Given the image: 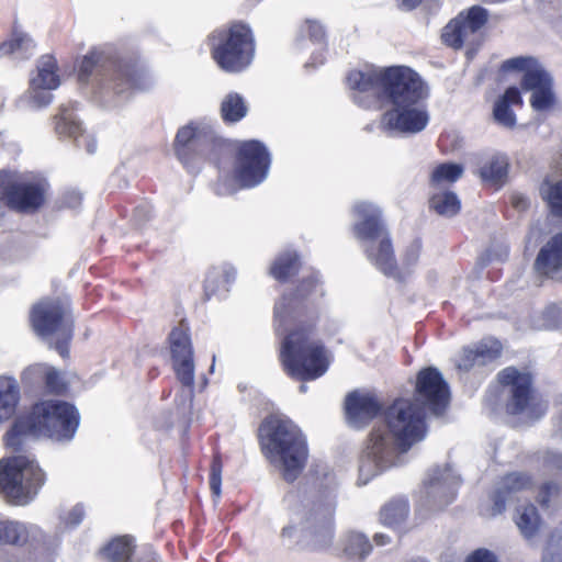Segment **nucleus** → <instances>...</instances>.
Returning a JSON list of instances; mask_svg holds the SVG:
<instances>
[{"label": "nucleus", "mask_w": 562, "mask_h": 562, "mask_svg": "<svg viewBox=\"0 0 562 562\" xmlns=\"http://www.w3.org/2000/svg\"><path fill=\"white\" fill-rule=\"evenodd\" d=\"M449 389L436 368L418 373L415 403L397 400L385 413L384 423L370 434L359 464L360 485L401 463V454L425 439L427 429L425 412L440 414L449 403Z\"/></svg>", "instance_id": "nucleus-1"}, {"label": "nucleus", "mask_w": 562, "mask_h": 562, "mask_svg": "<svg viewBox=\"0 0 562 562\" xmlns=\"http://www.w3.org/2000/svg\"><path fill=\"white\" fill-rule=\"evenodd\" d=\"M322 295L318 279L304 281L292 295H283L274 306V329L283 337L280 359L284 370L293 378L314 380L328 369L330 357L324 346L313 337L311 325L303 317L314 321L311 305Z\"/></svg>", "instance_id": "nucleus-2"}, {"label": "nucleus", "mask_w": 562, "mask_h": 562, "mask_svg": "<svg viewBox=\"0 0 562 562\" xmlns=\"http://www.w3.org/2000/svg\"><path fill=\"white\" fill-rule=\"evenodd\" d=\"M79 424V412L71 403L40 400L15 418L3 440L12 452H21L29 436L45 437L58 442L70 441Z\"/></svg>", "instance_id": "nucleus-3"}, {"label": "nucleus", "mask_w": 562, "mask_h": 562, "mask_svg": "<svg viewBox=\"0 0 562 562\" xmlns=\"http://www.w3.org/2000/svg\"><path fill=\"white\" fill-rule=\"evenodd\" d=\"M393 85L385 95V110L380 125L385 132L401 135H415L423 132L430 120L427 108L429 87L412 68L394 77Z\"/></svg>", "instance_id": "nucleus-4"}, {"label": "nucleus", "mask_w": 562, "mask_h": 562, "mask_svg": "<svg viewBox=\"0 0 562 562\" xmlns=\"http://www.w3.org/2000/svg\"><path fill=\"white\" fill-rule=\"evenodd\" d=\"M262 452L283 477L292 482L302 472L307 446L297 426L288 418L271 416L259 428Z\"/></svg>", "instance_id": "nucleus-5"}, {"label": "nucleus", "mask_w": 562, "mask_h": 562, "mask_svg": "<svg viewBox=\"0 0 562 562\" xmlns=\"http://www.w3.org/2000/svg\"><path fill=\"white\" fill-rule=\"evenodd\" d=\"M352 234L364 249L368 259L384 274L401 279L393 248L382 222L381 209L370 201L352 205Z\"/></svg>", "instance_id": "nucleus-6"}, {"label": "nucleus", "mask_w": 562, "mask_h": 562, "mask_svg": "<svg viewBox=\"0 0 562 562\" xmlns=\"http://www.w3.org/2000/svg\"><path fill=\"white\" fill-rule=\"evenodd\" d=\"M29 322L33 333L47 346L68 359L75 333L71 301L68 297H44L32 305Z\"/></svg>", "instance_id": "nucleus-7"}, {"label": "nucleus", "mask_w": 562, "mask_h": 562, "mask_svg": "<svg viewBox=\"0 0 562 562\" xmlns=\"http://www.w3.org/2000/svg\"><path fill=\"white\" fill-rule=\"evenodd\" d=\"M0 460V492L9 503L25 506L33 502L47 482V473L34 454L21 452Z\"/></svg>", "instance_id": "nucleus-8"}, {"label": "nucleus", "mask_w": 562, "mask_h": 562, "mask_svg": "<svg viewBox=\"0 0 562 562\" xmlns=\"http://www.w3.org/2000/svg\"><path fill=\"white\" fill-rule=\"evenodd\" d=\"M211 54L221 69L240 72L252 61L255 37L249 25L233 22L210 35Z\"/></svg>", "instance_id": "nucleus-9"}, {"label": "nucleus", "mask_w": 562, "mask_h": 562, "mask_svg": "<svg viewBox=\"0 0 562 562\" xmlns=\"http://www.w3.org/2000/svg\"><path fill=\"white\" fill-rule=\"evenodd\" d=\"M338 485L335 473L327 468L315 471L312 488L299 510L306 529H323L326 533H331Z\"/></svg>", "instance_id": "nucleus-10"}, {"label": "nucleus", "mask_w": 562, "mask_h": 562, "mask_svg": "<svg viewBox=\"0 0 562 562\" xmlns=\"http://www.w3.org/2000/svg\"><path fill=\"white\" fill-rule=\"evenodd\" d=\"M405 68L406 66H391L350 70L346 77V85L353 102L364 109L374 108L378 104L379 94L384 99L392 88V78H398Z\"/></svg>", "instance_id": "nucleus-11"}, {"label": "nucleus", "mask_w": 562, "mask_h": 562, "mask_svg": "<svg viewBox=\"0 0 562 562\" xmlns=\"http://www.w3.org/2000/svg\"><path fill=\"white\" fill-rule=\"evenodd\" d=\"M504 71H517L522 75L521 87L531 91V106L536 111L549 110L554 104L552 79L540 63L532 57H514L503 63Z\"/></svg>", "instance_id": "nucleus-12"}, {"label": "nucleus", "mask_w": 562, "mask_h": 562, "mask_svg": "<svg viewBox=\"0 0 562 562\" xmlns=\"http://www.w3.org/2000/svg\"><path fill=\"white\" fill-rule=\"evenodd\" d=\"M45 188L36 181H22L14 171L0 170V202L16 213L33 214L45 203Z\"/></svg>", "instance_id": "nucleus-13"}, {"label": "nucleus", "mask_w": 562, "mask_h": 562, "mask_svg": "<svg viewBox=\"0 0 562 562\" xmlns=\"http://www.w3.org/2000/svg\"><path fill=\"white\" fill-rule=\"evenodd\" d=\"M498 380L504 386H510L512 397L507 403L510 414H521L529 419L541 417L547 411V403L531 389V376L508 367L498 373Z\"/></svg>", "instance_id": "nucleus-14"}, {"label": "nucleus", "mask_w": 562, "mask_h": 562, "mask_svg": "<svg viewBox=\"0 0 562 562\" xmlns=\"http://www.w3.org/2000/svg\"><path fill=\"white\" fill-rule=\"evenodd\" d=\"M218 140L211 122L191 121L178 130L173 142V151L179 161L189 168L196 156H206L214 149Z\"/></svg>", "instance_id": "nucleus-15"}, {"label": "nucleus", "mask_w": 562, "mask_h": 562, "mask_svg": "<svg viewBox=\"0 0 562 562\" xmlns=\"http://www.w3.org/2000/svg\"><path fill=\"white\" fill-rule=\"evenodd\" d=\"M270 154L258 140L241 142L234 162L235 176L245 187H256L266 180L270 168Z\"/></svg>", "instance_id": "nucleus-16"}, {"label": "nucleus", "mask_w": 562, "mask_h": 562, "mask_svg": "<svg viewBox=\"0 0 562 562\" xmlns=\"http://www.w3.org/2000/svg\"><path fill=\"white\" fill-rule=\"evenodd\" d=\"M60 86L59 65L53 54H44L36 60L35 70L29 80V99L36 108L47 106L53 101L52 91Z\"/></svg>", "instance_id": "nucleus-17"}, {"label": "nucleus", "mask_w": 562, "mask_h": 562, "mask_svg": "<svg viewBox=\"0 0 562 562\" xmlns=\"http://www.w3.org/2000/svg\"><path fill=\"white\" fill-rule=\"evenodd\" d=\"M486 21L487 11L481 7H472L460 12L443 27L441 38L446 45L453 48L473 44Z\"/></svg>", "instance_id": "nucleus-18"}, {"label": "nucleus", "mask_w": 562, "mask_h": 562, "mask_svg": "<svg viewBox=\"0 0 562 562\" xmlns=\"http://www.w3.org/2000/svg\"><path fill=\"white\" fill-rule=\"evenodd\" d=\"M461 482L451 465L432 469L424 483V497L435 508L447 506L456 498Z\"/></svg>", "instance_id": "nucleus-19"}, {"label": "nucleus", "mask_w": 562, "mask_h": 562, "mask_svg": "<svg viewBox=\"0 0 562 562\" xmlns=\"http://www.w3.org/2000/svg\"><path fill=\"white\" fill-rule=\"evenodd\" d=\"M112 81L117 93L127 90L145 91L153 87V76L135 59L112 61Z\"/></svg>", "instance_id": "nucleus-20"}, {"label": "nucleus", "mask_w": 562, "mask_h": 562, "mask_svg": "<svg viewBox=\"0 0 562 562\" xmlns=\"http://www.w3.org/2000/svg\"><path fill=\"white\" fill-rule=\"evenodd\" d=\"M539 274L562 281V233L552 237L539 251L535 261Z\"/></svg>", "instance_id": "nucleus-21"}, {"label": "nucleus", "mask_w": 562, "mask_h": 562, "mask_svg": "<svg viewBox=\"0 0 562 562\" xmlns=\"http://www.w3.org/2000/svg\"><path fill=\"white\" fill-rule=\"evenodd\" d=\"M379 411V402L369 393H351L346 398L347 419L353 427H362Z\"/></svg>", "instance_id": "nucleus-22"}, {"label": "nucleus", "mask_w": 562, "mask_h": 562, "mask_svg": "<svg viewBox=\"0 0 562 562\" xmlns=\"http://www.w3.org/2000/svg\"><path fill=\"white\" fill-rule=\"evenodd\" d=\"M336 551L338 555L349 561L362 562L370 555L372 543L363 532L347 530L338 538Z\"/></svg>", "instance_id": "nucleus-23"}, {"label": "nucleus", "mask_w": 562, "mask_h": 562, "mask_svg": "<svg viewBox=\"0 0 562 562\" xmlns=\"http://www.w3.org/2000/svg\"><path fill=\"white\" fill-rule=\"evenodd\" d=\"M530 483V477L522 473H510L502 477L493 495L494 504L491 515L502 514L505 510L506 502L512 499L517 493L528 488Z\"/></svg>", "instance_id": "nucleus-24"}, {"label": "nucleus", "mask_w": 562, "mask_h": 562, "mask_svg": "<svg viewBox=\"0 0 562 562\" xmlns=\"http://www.w3.org/2000/svg\"><path fill=\"white\" fill-rule=\"evenodd\" d=\"M236 270L231 263L213 266L206 273L204 290L207 295H224L235 281Z\"/></svg>", "instance_id": "nucleus-25"}, {"label": "nucleus", "mask_w": 562, "mask_h": 562, "mask_svg": "<svg viewBox=\"0 0 562 562\" xmlns=\"http://www.w3.org/2000/svg\"><path fill=\"white\" fill-rule=\"evenodd\" d=\"M21 398L20 386L14 378L0 376V424L16 412Z\"/></svg>", "instance_id": "nucleus-26"}, {"label": "nucleus", "mask_w": 562, "mask_h": 562, "mask_svg": "<svg viewBox=\"0 0 562 562\" xmlns=\"http://www.w3.org/2000/svg\"><path fill=\"white\" fill-rule=\"evenodd\" d=\"M520 92L516 87H509L504 95L499 98L493 109L494 120L502 126L513 128L516 125V115L510 106L521 104Z\"/></svg>", "instance_id": "nucleus-27"}, {"label": "nucleus", "mask_w": 562, "mask_h": 562, "mask_svg": "<svg viewBox=\"0 0 562 562\" xmlns=\"http://www.w3.org/2000/svg\"><path fill=\"white\" fill-rule=\"evenodd\" d=\"M168 351L170 360L194 355L190 329L184 323L171 329L168 336Z\"/></svg>", "instance_id": "nucleus-28"}, {"label": "nucleus", "mask_w": 562, "mask_h": 562, "mask_svg": "<svg viewBox=\"0 0 562 562\" xmlns=\"http://www.w3.org/2000/svg\"><path fill=\"white\" fill-rule=\"evenodd\" d=\"M429 206L440 216L452 217L459 213L461 202L449 189H430Z\"/></svg>", "instance_id": "nucleus-29"}, {"label": "nucleus", "mask_w": 562, "mask_h": 562, "mask_svg": "<svg viewBox=\"0 0 562 562\" xmlns=\"http://www.w3.org/2000/svg\"><path fill=\"white\" fill-rule=\"evenodd\" d=\"M508 158L504 154L494 153L485 156L480 164L479 173L484 181L499 182L507 176Z\"/></svg>", "instance_id": "nucleus-30"}, {"label": "nucleus", "mask_w": 562, "mask_h": 562, "mask_svg": "<svg viewBox=\"0 0 562 562\" xmlns=\"http://www.w3.org/2000/svg\"><path fill=\"white\" fill-rule=\"evenodd\" d=\"M220 113L225 123L235 124L247 116L248 104L241 94L229 92L222 99Z\"/></svg>", "instance_id": "nucleus-31"}, {"label": "nucleus", "mask_w": 562, "mask_h": 562, "mask_svg": "<svg viewBox=\"0 0 562 562\" xmlns=\"http://www.w3.org/2000/svg\"><path fill=\"white\" fill-rule=\"evenodd\" d=\"M463 166L454 162H445L434 167L430 173V189H448L463 175Z\"/></svg>", "instance_id": "nucleus-32"}, {"label": "nucleus", "mask_w": 562, "mask_h": 562, "mask_svg": "<svg viewBox=\"0 0 562 562\" xmlns=\"http://www.w3.org/2000/svg\"><path fill=\"white\" fill-rule=\"evenodd\" d=\"M300 267L299 255L293 249H286L281 252L270 267V274L279 280H285L297 271Z\"/></svg>", "instance_id": "nucleus-33"}, {"label": "nucleus", "mask_w": 562, "mask_h": 562, "mask_svg": "<svg viewBox=\"0 0 562 562\" xmlns=\"http://www.w3.org/2000/svg\"><path fill=\"white\" fill-rule=\"evenodd\" d=\"M170 364L179 383L188 389L190 396H192L195 385L194 355L170 360Z\"/></svg>", "instance_id": "nucleus-34"}, {"label": "nucleus", "mask_w": 562, "mask_h": 562, "mask_svg": "<svg viewBox=\"0 0 562 562\" xmlns=\"http://www.w3.org/2000/svg\"><path fill=\"white\" fill-rule=\"evenodd\" d=\"M35 47L32 37L16 26L12 29L8 40L0 43V58L10 56L18 52H27Z\"/></svg>", "instance_id": "nucleus-35"}, {"label": "nucleus", "mask_w": 562, "mask_h": 562, "mask_svg": "<svg viewBox=\"0 0 562 562\" xmlns=\"http://www.w3.org/2000/svg\"><path fill=\"white\" fill-rule=\"evenodd\" d=\"M30 374H34L42 380L46 391L54 395H64L67 392V383L63 380L59 372L53 368H32Z\"/></svg>", "instance_id": "nucleus-36"}, {"label": "nucleus", "mask_w": 562, "mask_h": 562, "mask_svg": "<svg viewBox=\"0 0 562 562\" xmlns=\"http://www.w3.org/2000/svg\"><path fill=\"white\" fill-rule=\"evenodd\" d=\"M27 540L29 531L22 522L0 520V544L22 546Z\"/></svg>", "instance_id": "nucleus-37"}, {"label": "nucleus", "mask_w": 562, "mask_h": 562, "mask_svg": "<svg viewBox=\"0 0 562 562\" xmlns=\"http://www.w3.org/2000/svg\"><path fill=\"white\" fill-rule=\"evenodd\" d=\"M135 549L131 536H117L108 542V562H128Z\"/></svg>", "instance_id": "nucleus-38"}, {"label": "nucleus", "mask_w": 562, "mask_h": 562, "mask_svg": "<svg viewBox=\"0 0 562 562\" xmlns=\"http://www.w3.org/2000/svg\"><path fill=\"white\" fill-rule=\"evenodd\" d=\"M102 60L103 52L98 49L89 50L88 54L78 60L75 66L78 82L87 85Z\"/></svg>", "instance_id": "nucleus-39"}, {"label": "nucleus", "mask_w": 562, "mask_h": 562, "mask_svg": "<svg viewBox=\"0 0 562 562\" xmlns=\"http://www.w3.org/2000/svg\"><path fill=\"white\" fill-rule=\"evenodd\" d=\"M515 520L520 532L528 539L536 535L540 526V518L533 505H528L522 510L518 509Z\"/></svg>", "instance_id": "nucleus-40"}, {"label": "nucleus", "mask_w": 562, "mask_h": 562, "mask_svg": "<svg viewBox=\"0 0 562 562\" xmlns=\"http://www.w3.org/2000/svg\"><path fill=\"white\" fill-rule=\"evenodd\" d=\"M408 515V503L405 499H394L387 503L381 510V520L387 526H397Z\"/></svg>", "instance_id": "nucleus-41"}, {"label": "nucleus", "mask_w": 562, "mask_h": 562, "mask_svg": "<svg viewBox=\"0 0 562 562\" xmlns=\"http://www.w3.org/2000/svg\"><path fill=\"white\" fill-rule=\"evenodd\" d=\"M540 194L551 211L562 216V180L558 182L544 181L540 187Z\"/></svg>", "instance_id": "nucleus-42"}, {"label": "nucleus", "mask_w": 562, "mask_h": 562, "mask_svg": "<svg viewBox=\"0 0 562 562\" xmlns=\"http://www.w3.org/2000/svg\"><path fill=\"white\" fill-rule=\"evenodd\" d=\"M501 350L502 345L499 341L494 339L483 340L474 348L477 358V366H484L496 359L499 356Z\"/></svg>", "instance_id": "nucleus-43"}, {"label": "nucleus", "mask_w": 562, "mask_h": 562, "mask_svg": "<svg viewBox=\"0 0 562 562\" xmlns=\"http://www.w3.org/2000/svg\"><path fill=\"white\" fill-rule=\"evenodd\" d=\"M246 188L241 181H239V177L235 176V171L233 173H222L218 177V180L215 183L214 190L218 196H228L236 193L238 190Z\"/></svg>", "instance_id": "nucleus-44"}, {"label": "nucleus", "mask_w": 562, "mask_h": 562, "mask_svg": "<svg viewBox=\"0 0 562 562\" xmlns=\"http://www.w3.org/2000/svg\"><path fill=\"white\" fill-rule=\"evenodd\" d=\"M299 36L307 37L312 43L322 44L325 40V29L316 20H305L299 27Z\"/></svg>", "instance_id": "nucleus-45"}, {"label": "nucleus", "mask_w": 562, "mask_h": 562, "mask_svg": "<svg viewBox=\"0 0 562 562\" xmlns=\"http://www.w3.org/2000/svg\"><path fill=\"white\" fill-rule=\"evenodd\" d=\"M55 130L60 136H68L76 139V136L82 131L79 123L69 121L65 117H58L55 123Z\"/></svg>", "instance_id": "nucleus-46"}, {"label": "nucleus", "mask_w": 562, "mask_h": 562, "mask_svg": "<svg viewBox=\"0 0 562 562\" xmlns=\"http://www.w3.org/2000/svg\"><path fill=\"white\" fill-rule=\"evenodd\" d=\"M222 463L215 459L212 463L210 475V487L215 499H218L222 493Z\"/></svg>", "instance_id": "nucleus-47"}, {"label": "nucleus", "mask_w": 562, "mask_h": 562, "mask_svg": "<svg viewBox=\"0 0 562 562\" xmlns=\"http://www.w3.org/2000/svg\"><path fill=\"white\" fill-rule=\"evenodd\" d=\"M543 562H562V537L557 539L553 536L550 539L543 555Z\"/></svg>", "instance_id": "nucleus-48"}, {"label": "nucleus", "mask_w": 562, "mask_h": 562, "mask_svg": "<svg viewBox=\"0 0 562 562\" xmlns=\"http://www.w3.org/2000/svg\"><path fill=\"white\" fill-rule=\"evenodd\" d=\"M456 366L460 371H469L474 366H477V358L474 349H463L456 359Z\"/></svg>", "instance_id": "nucleus-49"}, {"label": "nucleus", "mask_w": 562, "mask_h": 562, "mask_svg": "<svg viewBox=\"0 0 562 562\" xmlns=\"http://www.w3.org/2000/svg\"><path fill=\"white\" fill-rule=\"evenodd\" d=\"M559 487L554 483H546L538 495L539 502L542 505H548L552 499L559 495Z\"/></svg>", "instance_id": "nucleus-50"}, {"label": "nucleus", "mask_w": 562, "mask_h": 562, "mask_svg": "<svg viewBox=\"0 0 562 562\" xmlns=\"http://www.w3.org/2000/svg\"><path fill=\"white\" fill-rule=\"evenodd\" d=\"M76 146L85 148L87 153L93 154L97 148L95 139L88 133L81 131L75 139Z\"/></svg>", "instance_id": "nucleus-51"}, {"label": "nucleus", "mask_w": 562, "mask_h": 562, "mask_svg": "<svg viewBox=\"0 0 562 562\" xmlns=\"http://www.w3.org/2000/svg\"><path fill=\"white\" fill-rule=\"evenodd\" d=\"M465 562H498L495 553L487 549H477L471 553Z\"/></svg>", "instance_id": "nucleus-52"}, {"label": "nucleus", "mask_w": 562, "mask_h": 562, "mask_svg": "<svg viewBox=\"0 0 562 562\" xmlns=\"http://www.w3.org/2000/svg\"><path fill=\"white\" fill-rule=\"evenodd\" d=\"M543 461L549 469L562 472V453L548 451L543 457Z\"/></svg>", "instance_id": "nucleus-53"}, {"label": "nucleus", "mask_w": 562, "mask_h": 562, "mask_svg": "<svg viewBox=\"0 0 562 562\" xmlns=\"http://www.w3.org/2000/svg\"><path fill=\"white\" fill-rule=\"evenodd\" d=\"M419 252L420 245L418 243H414L407 248L404 255V263L406 265L407 268L416 263L419 257Z\"/></svg>", "instance_id": "nucleus-54"}, {"label": "nucleus", "mask_w": 562, "mask_h": 562, "mask_svg": "<svg viewBox=\"0 0 562 562\" xmlns=\"http://www.w3.org/2000/svg\"><path fill=\"white\" fill-rule=\"evenodd\" d=\"M512 203L519 211L527 209L529 205L528 199L522 194H513Z\"/></svg>", "instance_id": "nucleus-55"}, {"label": "nucleus", "mask_w": 562, "mask_h": 562, "mask_svg": "<svg viewBox=\"0 0 562 562\" xmlns=\"http://www.w3.org/2000/svg\"><path fill=\"white\" fill-rule=\"evenodd\" d=\"M404 10H412L422 3L423 0H396Z\"/></svg>", "instance_id": "nucleus-56"}, {"label": "nucleus", "mask_w": 562, "mask_h": 562, "mask_svg": "<svg viewBox=\"0 0 562 562\" xmlns=\"http://www.w3.org/2000/svg\"><path fill=\"white\" fill-rule=\"evenodd\" d=\"M373 540L376 546H386L391 542V538L385 533H375Z\"/></svg>", "instance_id": "nucleus-57"}, {"label": "nucleus", "mask_w": 562, "mask_h": 562, "mask_svg": "<svg viewBox=\"0 0 562 562\" xmlns=\"http://www.w3.org/2000/svg\"><path fill=\"white\" fill-rule=\"evenodd\" d=\"M70 517H74V524H78L82 518V513L80 510L75 509L70 513Z\"/></svg>", "instance_id": "nucleus-58"}, {"label": "nucleus", "mask_w": 562, "mask_h": 562, "mask_svg": "<svg viewBox=\"0 0 562 562\" xmlns=\"http://www.w3.org/2000/svg\"><path fill=\"white\" fill-rule=\"evenodd\" d=\"M292 531H293V527H285L282 530V535L283 536H291Z\"/></svg>", "instance_id": "nucleus-59"}, {"label": "nucleus", "mask_w": 562, "mask_h": 562, "mask_svg": "<svg viewBox=\"0 0 562 562\" xmlns=\"http://www.w3.org/2000/svg\"><path fill=\"white\" fill-rule=\"evenodd\" d=\"M127 184H128L127 179H126V178H123V179H122V183H119L116 187H117V188H124V187H126Z\"/></svg>", "instance_id": "nucleus-60"}, {"label": "nucleus", "mask_w": 562, "mask_h": 562, "mask_svg": "<svg viewBox=\"0 0 562 562\" xmlns=\"http://www.w3.org/2000/svg\"><path fill=\"white\" fill-rule=\"evenodd\" d=\"M214 368H215V356H213V361H212V364H211V368H210V372L211 373L214 371Z\"/></svg>", "instance_id": "nucleus-61"}, {"label": "nucleus", "mask_w": 562, "mask_h": 562, "mask_svg": "<svg viewBox=\"0 0 562 562\" xmlns=\"http://www.w3.org/2000/svg\"><path fill=\"white\" fill-rule=\"evenodd\" d=\"M548 312L553 314V313L559 312V310L557 307H551V308H549Z\"/></svg>", "instance_id": "nucleus-62"}, {"label": "nucleus", "mask_w": 562, "mask_h": 562, "mask_svg": "<svg viewBox=\"0 0 562 562\" xmlns=\"http://www.w3.org/2000/svg\"><path fill=\"white\" fill-rule=\"evenodd\" d=\"M300 391H301L302 393L306 392V386H305V384H302V385L300 386Z\"/></svg>", "instance_id": "nucleus-63"}, {"label": "nucleus", "mask_w": 562, "mask_h": 562, "mask_svg": "<svg viewBox=\"0 0 562 562\" xmlns=\"http://www.w3.org/2000/svg\"><path fill=\"white\" fill-rule=\"evenodd\" d=\"M558 425H559L560 429L562 430V416L560 417Z\"/></svg>", "instance_id": "nucleus-64"}]
</instances>
